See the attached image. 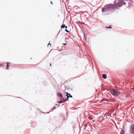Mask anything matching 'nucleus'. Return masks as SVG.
<instances>
[{"mask_svg":"<svg viewBox=\"0 0 134 134\" xmlns=\"http://www.w3.org/2000/svg\"><path fill=\"white\" fill-rule=\"evenodd\" d=\"M117 0L114 1V3L116 4H110L106 5L104 7L102 8V11L103 13L111 10L115 9H117L118 7H121L123 5H125L126 3L124 2V0H119L117 3Z\"/></svg>","mask_w":134,"mask_h":134,"instance_id":"f257e3e1","label":"nucleus"},{"mask_svg":"<svg viewBox=\"0 0 134 134\" xmlns=\"http://www.w3.org/2000/svg\"><path fill=\"white\" fill-rule=\"evenodd\" d=\"M111 93L114 96H117L120 93V92L118 90L113 89L111 91Z\"/></svg>","mask_w":134,"mask_h":134,"instance_id":"f03ea898","label":"nucleus"},{"mask_svg":"<svg viewBox=\"0 0 134 134\" xmlns=\"http://www.w3.org/2000/svg\"><path fill=\"white\" fill-rule=\"evenodd\" d=\"M130 132V133L134 134V124L131 125Z\"/></svg>","mask_w":134,"mask_h":134,"instance_id":"7ed1b4c3","label":"nucleus"},{"mask_svg":"<svg viewBox=\"0 0 134 134\" xmlns=\"http://www.w3.org/2000/svg\"><path fill=\"white\" fill-rule=\"evenodd\" d=\"M66 101V100L65 99L60 100V101L58 102L59 103H62L63 102H65Z\"/></svg>","mask_w":134,"mask_h":134,"instance_id":"20e7f679","label":"nucleus"},{"mask_svg":"<svg viewBox=\"0 0 134 134\" xmlns=\"http://www.w3.org/2000/svg\"><path fill=\"white\" fill-rule=\"evenodd\" d=\"M102 77L104 79H105L107 78V76L106 75L104 74H102Z\"/></svg>","mask_w":134,"mask_h":134,"instance_id":"39448f33","label":"nucleus"},{"mask_svg":"<svg viewBox=\"0 0 134 134\" xmlns=\"http://www.w3.org/2000/svg\"><path fill=\"white\" fill-rule=\"evenodd\" d=\"M58 96L59 97H63L62 94L61 93H58L57 94Z\"/></svg>","mask_w":134,"mask_h":134,"instance_id":"423d86ee","label":"nucleus"},{"mask_svg":"<svg viewBox=\"0 0 134 134\" xmlns=\"http://www.w3.org/2000/svg\"><path fill=\"white\" fill-rule=\"evenodd\" d=\"M120 134H125V132L124 130L121 129L120 132Z\"/></svg>","mask_w":134,"mask_h":134,"instance_id":"0eeeda50","label":"nucleus"},{"mask_svg":"<svg viewBox=\"0 0 134 134\" xmlns=\"http://www.w3.org/2000/svg\"><path fill=\"white\" fill-rule=\"evenodd\" d=\"M10 63H6V64H7L6 66L7 67V68H6L7 69H9V65H8V64H10Z\"/></svg>","mask_w":134,"mask_h":134,"instance_id":"6e6552de","label":"nucleus"},{"mask_svg":"<svg viewBox=\"0 0 134 134\" xmlns=\"http://www.w3.org/2000/svg\"><path fill=\"white\" fill-rule=\"evenodd\" d=\"M66 94H68V95L71 98H72V96L68 92H66Z\"/></svg>","mask_w":134,"mask_h":134,"instance_id":"1a4fd4ad","label":"nucleus"},{"mask_svg":"<svg viewBox=\"0 0 134 134\" xmlns=\"http://www.w3.org/2000/svg\"><path fill=\"white\" fill-rule=\"evenodd\" d=\"M65 24H63L61 26V28H64L65 27Z\"/></svg>","mask_w":134,"mask_h":134,"instance_id":"9d476101","label":"nucleus"},{"mask_svg":"<svg viewBox=\"0 0 134 134\" xmlns=\"http://www.w3.org/2000/svg\"><path fill=\"white\" fill-rule=\"evenodd\" d=\"M66 96H67V100H68V98L70 97L68 95V94H66Z\"/></svg>","mask_w":134,"mask_h":134,"instance_id":"9b49d317","label":"nucleus"},{"mask_svg":"<svg viewBox=\"0 0 134 134\" xmlns=\"http://www.w3.org/2000/svg\"><path fill=\"white\" fill-rule=\"evenodd\" d=\"M66 96H67V100H68V98L70 97L68 95V94H66Z\"/></svg>","mask_w":134,"mask_h":134,"instance_id":"f8f14e48","label":"nucleus"},{"mask_svg":"<svg viewBox=\"0 0 134 134\" xmlns=\"http://www.w3.org/2000/svg\"><path fill=\"white\" fill-rule=\"evenodd\" d=\"M105 27L107 28H112V27L110 25H109L108 27L106 26Z\"/></svg>","mask_w":134,"mask_h":134,"instance_id":"ddd939ff","label":"nucleus"},{"mask_svg":"<svg viewBox=\"0 0 134 134\" xmlns=\"http://www.w3.org/2000/svg\"><path fill=\"white\" fill-rule=\"evenodd\" d=\"M56 108V107L55 106H54L53 108L52 109V110L51 111H52L54 110V109H55Z\"/></svg>","mask_w":134,"mask_h":134,"instance_id":"4468645a","label":"nucleus"},{"mask_svg":"<svg viewBox=\"0 0 134 134\" xmlns=\"http://www.w3.org/2000/svg\"><path fill=\"white\" fill-rule=\"evenodd\" d=\"M65 30L67 32H69V31L67 29H65Z\"/></svg>","mask_w":134,"mask_h":134,"instance_id":"2eb2a0df","label":"nucleus"},{"mask_svg":"<svg viewBox=\"0 0 134 134\" xmlns=\"http://www.w3.org/2000/svg\"><path fill=\"white\" fill-rule=\"evenodd\" d=\"M89 119L90 120H91L93 119V118L90 117L89 118Z\"/></svg>","mask_w":134,"mask_h":134,"instance_id":"dca6fc26","label":"nucleus"},{"mask_svg":"<svg viewBox=\"0 0 134 134\" xmlns=\"http://www.w3.org/2000/svg\"><path fill=\"white\" fill-rule=\"evenodd\" d=\"M49 45L50 46H51V44L50 43H49L48 44V45Z\"/></svg>","mask_w":134,"mask_h":134,"instance_id":"f3484780","label":"nucleus"},{"mask_svg":"<svg viewBox=\"0 0 134 134\" xmlns=\"http://www.w3.org/2000/svg\"><path fill=\"white\" fill-rule=\"evenodd\" d=\"M86 125H85V126H84V129H86Z\"/></svg>","mask_w":134,"mask_h":134,"instance_id":"a211bd4d","label":"nucleus"},{"mask_svg":"<svg viewBox=\"0 0 134 134\" xmlns=\"http://www.w3.org/2000/svg\"><path fill=\"white\" fill-rule=\"evenodd\" d=\"M65 27L66 29L67 28V26H65V27Z\"/></svg>","mask_w":134,"mask_h":134,"instance_id":"6ab92c4d","label":"nucleus"},{"mask_svg":"<svg viewBox=\"0 0 134 134\" xmlns=\"http://www.w3.org/2000/svg\"><path fill=\"white\" fill-rule=\"evenodd\" d=\"M76 7H78V8H79L77 6H75V8H75Z\"/></svg>","mask_w":134,"mask_h":134,"instance_id":"aec40b11","label":"nucleus"},{"mask_svg":"<svg viewBox=\"0 0 134 134\" xmlns=\"http://www.w3.org/2000/svg\"><path fill=\"white\" fill-rule=\"evenodd\" d=\"M51 4H53V3H52V1H51Z\"/></svg>","mask_w":134,"mask_h":134,"instance_id":"412c9836","label":"nucleus"},{"mask_svg":"<svg viewBox=\"0 0 134 134\" xmlns=\"http://www.w3.org/2000/svg\"><path fill=\"white\" fill-rule=\"evenodd\" d=\"M94 120H92V122H94Z\"/></svg>","mask_w":134,"mask_h":134,"instance_id":"4be33fe9","label":"nucleus"},{"mask_svg":"<svg viewBox=\"0 0 134 134\" xmlns=\"http://www.w3.org/2000/svg\"><path fill=\"white\" fill-rule=\"evenodd\" d=\"M64 44L65 45V44H66V43H64Z\"/></svg>","mask_w":134,"mask_h":134,"instance_id":"5701e85b","label":"nucleus"},{"mask_svg":"<svg viewBox=\"0 0 134 134\" xmlns=\"http://www.w3.org/2000/svg\"><path fill=\"white\" fill-rule=\"evenodd\" d=\"M50 66H51V63H50Z\"/></svg>","mask_w":134,"mask_h":134,"instance_id":"b1692460","label":"nucleus"},{"mask_svg":"<svg viewBox=\"0 0 134 134\" xmlns=\"http://www.w3.org/2000/svg\"><path fill=\"white\" fill-rule=\"evenodd\" d=\"M56 105H58L57 104Z\"/></svg>","mask_w":134,"mask_h":134,"instance_id":"393cba45","label":"nucleus"}]
</instances>
